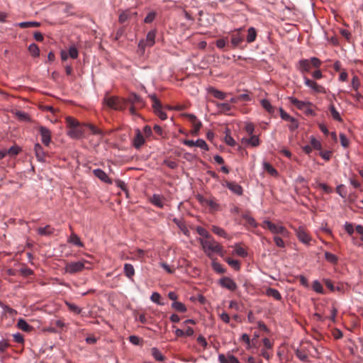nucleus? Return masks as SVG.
<instances>
[{"label": "nucleus", "mask_w": 363, "mask_h": 363, "mask_svg": "<svg viewBox=\"0 0 363 363\" xmlns=\"http://www.w3.org/2000/svg\"><path fill=\"white\" fill-rule=\"evenodd\" d=\"M67 130V135L72 139H79L84 137L85 129L89 128L94 135H101V130L96 126L90 124L80 123L73 117L68 116L65 119Z\"/></svg>", "instance_id": "obj_1"}, {"label": "nucleus", "mask_w": 363, "mask_h": 363, "mask_svg": "<svg viewBox=\"0 0 363 363\" xmlns=\"http://www.w3.org/2000/svg\"><path fill=\"white\" fill-rule=\"evenodd\" d=\"M199 242L204 252L211 257L212 254L216 253L223 256V247L212 237L208 239H199Z\"/></svg>", "instance_id": "obj_2"}, {"label": "nucleus", "mask_w": 363, "mask_h": 363, "mask_svg": "<svg viewBox=\"0 0 363 363\" xmlns=\"http://www.w3.org/2000/svg\"><path fill=\"white\" fill-rule=\"evenodd\" d=\"M322 62L318 57H313L310 59L300 60L297 65V69L301 72L303 76L306 73H311L313 69L320 68Z\"/></svg>", "instance_id": "obj_3"}, {"label": "nucleus", "mask_w": 363, "mask_h": 363, "mask_svg": "<svg viewBox=\"0 0 363 363\" xmlns=\"http://www.w3.org/2000/svg\"><path fill=\"white\" fill-rule=\"evenodd\" d=\"M106 105L115 110L123 111L127 107V101L117 96H110L105 99Z\"/></svg>", "instance_id": "obj_4"}, {"label": "nucleus", "mask_w": 363, "mask_h": 363, "mask_svg": "<svg viewBox=\"0 0 363 363\" xmlns=\"http://www.w3.org/2000/svg\"><path fill=\"white\" fill-rule=\"evenodd\" d=\"M89 263L86 260L79 261V262H67L65 267V271L66 273L69 274H75L77 272H82L84 269H89V267H86L85 264Z\"/></svg>", "instance_id": "obj_5"}, {"label": "nucleus", "mask_w": 363, "mask_h": 363, "mask_svg": "<svg viewBox=\"0 0 363 363\" xmlns=\"http://www.w3.org/2000/svg\"><path fill=\"white\" fill-rule=\"evenodd\" d=\"M155 33L154 30L150 31L145 40H141L138 44V52L143 54L146 47H151L155 44Z\"/></svg>", "instance_id": "obj_6"}, {"label": "nucleus", "mask_w": 363, "mask_h": 363, "mask_svg": "<svg viewBox=\"0 0 363 363\" xmlns=\"http://www.w3.org/2000/svg\"><path fill=\"white\" fill-rule=\"evenodd\" d=\"M245 36V30L242 28L237 29L230 33V42L233 48L238 47L243 41Z\"/></svg>", "instance_id": "obj_7"}, {"label": "nucleus", "mask_w": 363, "mask_h": 363, "mask_svg": "<svg viewBox=\"0 0 363 363\" xmlns=\"http://www.w3.org/2000/svg\"><path fill=\"white\" fill-rule=\"evenodd\" d=\"M304 80V84L306 86L311 89L313 94H325L326 89L324 86L318 84L314 80H312L307 77L306 76L303 77Z\"/></svg>", "instance_id": "obj_8"}, {"label": "nucleus", "mask_w": 363, "mask_h": 363, "mask_svg": "<svg viewBox=\"0 0 363 363\" xmlns=\"http://www.w3.org/2000/svg\"><path fill=\"white\" fill-rule=\"evenodd\" d=\"M138 12L133 9H129L123 11L119 15L120 23H124L125 21H138Z\"/></svg>", "instance_id": "obj_9"}, {"label": "nucleus", "mask_w": 363, "mask_h": 363, "mask_svg": "<svg viewBox=\"0 0 363 363\" xmlns=\"http://www.w3.org/2000/svg\"><path fill=\"white\" fill-rule=\"evenodd\" d=\"M262 227L269 229L272 233L274 234H281L282 235H286L288 233L286 228H284L282 225H277L269 220H264L263 222Z\"/></svg>", "instance_id": "obj_10"}, {"label": "nucleus", "mask_w": 363, "mask_h": 363, "mask_svg": "<svg viewBox=\"0 0 363 363\" xmlns=\"http://www.w3.org/2000/svg\"><path fill=\"white\" fill-rule=\"evenodd\" d=\"M152 101V108L155 114L162 121L167 118V116L164 111H162V106L160 101L157 99L155 95L150 96Z\"/></svg>", "instance_id": "obj_11"}, {"label": "nucleus", "mask_w": 363, "mask_h": 363, "mask_svg": "<svg viewBox=\"0 0 363 363\" xmlns=\"http://www.w3.org/2000/svg\"><path fill=\"white\" fill-rule=\"evenodd\" d=\"M219 285L225 289H227L231 291H234L237 289L236 283L228 277H223L218 281Z\"/></svg>", "instance_id": "obj_12"}, {"label": "nucleus", "mask_w": 363, "mask_h": 363, "mask_svg": "<svg viewBox=\"0 0 363 363\" xmlns=\"http://www.w3.org/2000/svg\"><path fill=\"white\" fill-rule=\"evenodd\" d=\"M296 234L298 240L306 245L309 244L311 240V236L303 226H300L296 229Z\"/></svg>", "instance_id": "obj_13"}, {"label": "nucleus", "mask_w": 363, "mask_h": 363, "mask_svg": "<svg viewBox=\"0 0 363 363\" xmlns=\"http://www.w3.org/2000/svg\"><path fill=\"white\" fill-rule=\"evenodd\" d=\"M289 99L290 103L295 106L297 108L300 110H305L307 113H312L313 111L308 108L311 103L299 101L294 97H290Z\"/></svg>", "instance_id": "obj_14"}, {"label": "nucleus", "mask_w": 363, "mask_h": 363, "mask_svg": "<svg viewBox=\"0 0 363 363\" xmlns=\"http://www.w3.org/2000/svg\"><path fill=\"white\" fill-rule=\"evenodd\" d=\"M40 135L41 136V141L45 145L48 146L51 141V132L48 128L45 126H40L38 128Z\"/></svg>", "instance_id": "obj_15"}, {"label": "nucleus", "mask_w": 363, "mask_h": 363, "mask_svg": "<svg viewBox=\"0 0 363 363\" xmlns=\"http://www.w3.org/2000/svg\"><path fill=\"white\" fill-rule=\"evenodd\" d=\"M125 100L127 101V104H130L131 105L138 106L139 107H143L144 106L143 99L135 94H130Z\"/></svg>", "instance_id": "obj_16"}, {"label": "nucleus", "mask_w": 363, "mask_h": 363, "mask_svg": "<svg viewBox=\"0 0 363 363\" xmlns=\"http://www.w3.org/2000/svg\"><path fill=\"white\" fill-rule=\"evenodd\" d=\"M94 175L99 178L101 181L111 184L112 180L108 177L107 174L101 169H96L93 171Z\"/></svg>", "instance_id": "obj_17"}, {"label": "nucleus", "mask_w": 363, "mask_h": 363, "mask_svg": "<svg viewBox=\"0 0 363 363\" xmlns=\"http://www.w3.org/2000/svg\"><path fill=\"white\" fill-rule=\"evenodd\" d=\"M145 143V138L140 131V130H136L135 135L133 139V145L135 148L139 149L143 144Z\"/></svg>", "instance_id": "obj_18"}, {"label": "nucleus", "mask_w": 363, "mask_h": 363, "mask_svg": "<svg viewBox=\"0 0 363 363\" xmlns=\"http://www.w3.org/2000/svg\"><path fill=\"white\" fill-rule=\"evenodd\" d=\"M150 202L155 206L162 208L164 206V196L160 194H153L150 199Z\"/></svg>", "instance_id": "obj_19"}, {"label": "nucleus", "mask_w": 363, "mask_h": 363, "mask_svg": "<svg viewBox=\"0 0 363 363\" xmlns=\"http://www.w3.org/2000/svg\"><path fill=\"white\" fill-rule=\"evenodd\" d=\"M218 360L220 363H240L237 357L232 354H229L227 357L220 354L218 355Z\"/></svg>", "instance_id": "obj_20"}, {"label": "nucleus", "mask_w": 363, "mask_h": 363, "mask_svg": "<svg viewBox=\"0 0 363 363\" xmlns=\"http://www.w3.org/2000/svg\"><path fill=\"white\" fill-rule=\"evenodd\" d=\"M208 93L213 96L215 98L220 100L224 99L228 94L227 93L218 90L214 87H209L208 89Z\"/></svg>", "instance_id": "obj_21"}, {"label": "nucleus", "mask_w": 363, "mask_h": 363, "mask_svg": "<svg viewBox=\"0 0 363 363\" xmlns=\"http://www.w3.org/2000/svg\"><path fill=\"white\" fill-rule=\"evenodd\" d=\"M37 231H38V234L40 235L49 236V235H51L54 233L55 229L51 225H48L43 228H42V227L38 228L37 229Z\"/></svg>", "instance_id": "obj_22"}, {"label": "nucleus", "mask_w": 363, "mask_h": 363, "mask_svg": "<svg viewBox=\"0 0 363 363\" xmlns=\"http://www.w3.org/2000/svg\"><path fill=\"white\" fill-rule=\"evenodd\" d=\"M225 184L226 186L235 194L238 195H241L242 194V187L237 183L226 182Z\"/></svg>", "instance_id": "obj_23"}, {"label": "nucleus", "mask_w": 363, "mask_h": 363, "mask_svg": "<svg viewBox=\"0 0 363 363\" xmlns=\"http://www.w3.org/2000/svg\"><path fill=\"white\" fill-rule=\"evenodd\" d=\"M211 230L213 233L220 236V237H223L224 238H226L228 240H230L231 239V237L229 236L227 233L221 228L218 227V226H216V225H213L211 227Z\"/></svg>", "instance_id": "obj_24"}, {"label": "nucleus", "mask_w": 363, "mask_h": 363, "mask_svg": "<svg viewBox=\"0 0 363 363\" xmlns=\"http://www.w3.org/2000/svg\"><path fill=\"white\" fill-rule=\"evenodd\" d=\"M123 271L125 275L130 279H132V278L135 275V269L133 266L130 264L125 263L124 264Z\"/></svg>", "instance_id": "obj_25"}, {"label": "nucleus", "mask_w": 363, "mask_h": 363, "mask_svg": "<svg viewBox=\"0 0 363 363\" xmlns=\"http://www.w3.org/2000/svg\"><path fill=\"white\" fill-rule=\"evenodd\" d=\"M34 150L35 152L36 157L39 161H44L45 153L42 146L37 143L35 145Z\"/></svg>", "instance_id": "obj_26"}, {"label": "nucleus", "mask_w": 363, "mask_h": 363, "mask_svg": "<svg viewBox=\"0 0 363 363\" xmlns=\"http://www.w3.org/2000/svg\"><path fill=\"white\" fill-rule=\"evenodd\" d=\"M242 143H247L252 147H257L259 144V140L257 135H252L250 138H243Z\"/></svg>", "instance_id": "obj_27"}, {"label": "nucleus", "mask_w": 363, "mask_h": 363, "mask_svg": "<svg viewBox=\"0 0 363 363\" xmlns=\"http://www.w3.org/2000/svg\"><path fill=\"white\" fill-rule=\"evenodd\" d=\"M17 327L25 332H30L32 330L33 327L28 325L26 320L20 318L17 323Z\"/></svg>", "instance_id": "obj_28"}, {"label": "nucleus", "mask_w": 363, "mask_h": 363, "mask_svg": "<svg viewBox=\"0 0 363 363\" xmlns=\"http://www.w3.org/2000/svg\"><path fill=\"white\" fill-rule=\"evenodd\" d=\"M261 105L269 113L273 114L274 113L275 108L267 99H262L261 101Z\"/></svg>", "instance_id": "obj_29"}, {"label": "nucleus", "mask_w": 363, "mask_h": 363, "mask_svg": "<svg viewBox=\"0 0 363 363\" xmlns=\"http://www.w3.org/2000/svg\"><path fill=\"white\" fill-rule=\"evenodd\" d=\"M266 294L269 296L274 298L276 300L280 301L281 299V294L278 290L272 288H269L266 291Z\"/></svg>", "instance_id": "obj_30"}, {"label": "nucleus", "mask_w": 363, "mask_h": 363, "mask_svg": "<svg viewBox=\"0 0 363 363\" xmlns=\"http://www.w3.org/2000/svg\"><path fill=\"white\" fill-rule=\"evenodd\" d=\"M68 242L74 244V245H77L78 247H83L84 244L82 242H81L79 238L77 235L72 233L68 239Z\"/></svg>", "instance_id": "obj_31"}, {"label": "nucleus", "mask_w": 363, "mask_h": 363, "mask_svg": "<svg viewBox=\"0 0 363 363\" xmlns=\"http://www.w3.org/2000/svg\"><path fill=\"white\" fill-rule=\"evenodd\" d=\"M151 354L157 361H164L165 359V357L156 347L151 349Z\"/></svg>", "instance_id": "obj_32"}, {"label": "nucleus", "mask_w": 363, "mask_h": 363, "mask_svg": "<svg viewBox=\"0 0 363 363\" xmlns=\"http://www.w3.org/2000/svg\"><path fill=\"white\" fill-rule=\"evenodd\" d=\"M329 111L330 112V114L333 117V118L337 121L341 122L342 121L339 112L335 108V106L333 104H331L329 107Z\"/></svg>", "instance_id": "obj_33"}, {"label": "nucleus", "mask_w": 363, "mask_h": 363, "mask_svg": "<svg viewBox=\"0 0 363 363\" xmlns=\"http://www.w3.org/2000/svg\"><path fill=\"white\" fill-rule=\"evenodd\" d=\"M216 106L221 113L228 112L232 108V106L228 103H216Z\"/></svg>", "instance_id": "obj_34"}, {"label": "nucleus", "mask_w": 363, "mask_h": 363, "mask_svg": "<svg viewBox=\"0 0 363 363\" xmlns=\"http://www.w3.org/2000/svg\"><path fill=\"white\" fill-rule=\"evenodd\" d=\"M172 308L180 313H184L186 311V306L182 302L174 301L172 303Z\"/></svg>", "instance_id": "obj_35"}, {"label": "nucleus", "mask_w": 363, "mask_h": 363, "mask_svg": "<svg viewBox=\"0 0 363 363\" xmlns=\"http://www.w3.org/2000/svg\"><path fill=\"white\" fill-rule=\"evenodd\" d=\"M325 258L328 262L333 264H336L338 262V257L329 252H325Z\"/></svg>", "instance_id": "obj_36"}, {"label": "nucleus", "mask_w": 363, "mask_h": 363, "mask_svg": "<svg viewBox=\"0 0 363 363\" xmlns=\"http://www.w3.org/2000/svg\"><path fill=\"white\" fill-rule=\"evenodd\" d=\"M225 262L234 269L238 271L240 269V263L239 261L231 259L230 257H226L225 259Z\"/></svg>", "instance_id": "obj_37"}, {"label": "nucleus", "mask_w": 363, "mask_h": 363, "mask_svg": "<svg viewBox=\"0 0 363 363\" xmlns=\"http://www.w3.org/2000/svg\"><path fill=\"white\" fill-rule=\"evenodd\" d=\"M257 36L256 30L254 28H250L247 30V43H252L255 40Z\"/></svg>", "instance_id": "obj_38"}, {"label": "nucleus", "mask_w": 363, "mask_h": 363, "mask_svg": "<svg viewBox=\"0 0 363 363\" xmlns=\"http://www.w3.org/2000/svg\"><path fill=\"white\" fill-rule=\"evenodd\" d=\"M264 169L266 172H267L272 176H277V171L268 162H264Z\"/></svg>", "instance_id": "obj_39"}, {"label": "nucleus", "mask_w": 363, "mask_h": 363, "mask_svg": "<svg viewBox=\"0 0 363 363\" xmlns=\"http://www.w3.org/2000/svg\"><path fill=\"white\" fill-rule=\"evenodd\" d=\"M201 125V122L199 119L194 122L192 123L193 129L191 131V133L194 136L198 135Z\"/></svg>", "instance_id": "obj_40"}, {"label": "nucleus", "mask_w": 363, "mask_h": 363, "mask_svg": "<svg viewBox=\"0 0 363 363\" xmlns=\"http://www.w3.org/2000/svg\"><path fill=\"white\" fill-rule=\"evenodd\" d=\"M65 304L69 310L75 314H79L82 312V309L74 303L66 301Z\"/></svg>", "instance_id": "obj_41"}, {"label": "nucleus", "mask_w": 363, "mask_h": 363, "mask_svg": "<svg viewBox=\"0 0 363 363\" xmlns=\"http://www.w3.org/2000/svg\"><path fill=\"white\" fill-rule=\"evenodd\" d=\"M196 232L199 235L203 237L201 239H208L212 237L210 233L203 227H198L196 228Z\"/></svg>", "instance_id": "obj_42"}, {"label": "nucleus", "mask_w": 363, "mask_h": 363, "mask_svg": "<svg viewBox=\"0 0 363 363\" xmlns=\"http://www.w3.org/2000/svg\"><path fill=\"white\" fill-rule=\"evenodd\" d=\"M235 252L237 255L241 257H245L247 256V251L242 247H240L239 245L236 244L235 245Z\"/></svg>", "instance_id": "obj_43"}, {"label": "nucleus", "mask_w": 363, "mask_h": 363, "mask_svg": "<svg viewBox=\"0 0 363 363\" xmlns=\"http://www.w3.org/2000/svg\"><path fill=\"white\" fill-rule=\"evenodd\" d=\"M211 266L213 270L218 274H224L225 272V269L218 262L213 261L211 264Z\"/></svg>", "instance_id": "obj_44"}, {"label": "nucleus", "mask_w": 363, "mask_h": 363, "mask_svg": "<svg viewBox=\"0 0 363 363\" xmlns=\"http://www.w3.org/2000/svg\"><path fill=\"white\" fill-rule=\"evenodd\" d=\"M115 184L118 187L121 189V190H123L125 193L126 196L128 197V189L126 186V184L123 181L120 180V179H116L115 181Z\"/></svg>", "instance_id": "obj_45"}, {"label": "nucleus", "mask_w": 363, "mask_h": 363, "mask_svg": "<svg viewBox=\"0 0 363 363\" xmlns=\"http://www.w3.org/2000/svg\"><path fill=\"white\" fill-rule=\"evenodd\" d=\"M21 149L18 146H12L9 150H6V153L8 155L13 157L17 155Z\"/></svg>", "instance_id": "obj_46"}, {"label": "nucleus", "mask_w": 363, "mask_h": 363, "mask_svg": "<svg viewBox=\"0 0 363 363\" xmlns=\"http://www.w3.org/2000/svg\"><path fill=\"white\" fill-rule=\"evenodd\" d=\"M311 145L312 149L320 150L322 149V145L320 141L312 137L311 139Z\"/></svg>", "instance_id": "obj_47"}, {"label": "nucleus", "mask_w": 363, "mask_h": 363, "mask_svg": "<svg viewBox=\"0 0 363 363\" xmlns=\"http://www.w3.org/2000/svg\"><path fill=\"white\" fill-rule=\"evenodd\" d=\"M195 145L196 147H199L203 150H208V146L203 139H198L196 141H195Z\"/></svg>", "instance_id": "obj_48"}, {"label": "nucleus", "mask_w": 363, "mask_h": 363, "mask_svg": "<svg viewBox=\"0 0 363 363\" xmlns=\"http://www.w3.org/2000/svg\"><path fill=\"white\" fill-rule=\"evenodd\" d=\"M28 50H29L30 53L33 56H34V57H37V56H38V55H39V48H38V47L35 44H34V43H33V44H31V45H29V47H28Z\"/></svg>", "instance_id": "obj_49"}, {"label": "nucleus", "mask_w": 363, "mask_h": 363, "mask_svg": "<svg viewBox=\"0 0 363 363\" xmlns=\"http://www.w3.org/2000/svg\"><path fill=\"white\" fill-rule=\"evenodd\" d=\"M78 50L74 45L69 48L68 50V55L72 59H77L78 57Z\"/></svg>", "instance_id": "obj_50"}, {"label": "nucleus", "mask_w": 363, "mask_h": 363, "mask_svg": "<svg viewBox=\"0 0 363 363\" xmlns=\"http://www.w3.org/2000/svg\"><path fill=\"white\" fill-rule=\"evenodd\" d=\"M313 289L319 294H323V288L318 281H314L312 285Z\"/></svg>", "instance_id": "obj_51"}, {"label": "nucleus", "mask_w": 363, "mask_h": 363, "mask_svg": "<svg viewBox=\"0 0 363 363\" xmlns=\"http://www.w3.org/2000/svg\"><path fill=\"white\" fill-rule=\"evenodd\" d=\"M0 306L2 307V308L4 309V311L9 313L10 315H15L17 314V311L11 308H10L9 306H6L4 304H3L2 303H0Z\"/></svg>", "instance_id": "obj_52"}, {"label": "nucleus", "mask_w": 363, "mask_h": 363, "mask_svg": "<svg viewBox=\"0 0 363 363\" xmlns=\"http://www.w3.org/2000/svg\"><path fill=\"white\" fill-rule=\"evenodd\" d=\"M155 17H156V12L150 11L148 13V14L144 18V23H152L153 21H155Z\"/></svg>", "instance_id": "obj_53"}, {"label": "nucleus", "mask_w": 363, "mask_h": 363, "mask_svg": "<svg viewBox=\"0 0 363 363\" xmlns=\"http://www.w3.org/2000/svg\"><path fill=\"white\" fill-rule=\"evenodd\" d=\"M340 143L342 147H347L350 144V141L348 138L345 136V134L341 133L340 135Z\"/></svg>", "instance_id": "obj_54"}, {"label": "nucleus", "mask_w": 363, "mask_h": 363, "mask_svg": "<svg viewBox=\"0 0 363 363\" xmlns=\"http://www.w3.org/2000/svg\"><path fill=\"white\" fill-rule=\"evenodd\" d=\"M320 156L325 160L329 161L332 156V152L330 150L321 151L320 152Z\"/></svg>", "instance_id": "obj_55"}, {"label": "nucleus", "mask_w": 363, "mask_h": 363, "mask_svg": "<svg viewBox=\"0 0 363 363\" xmlns=\"http://www.w3.org/2000/svg\"><path fill=\"white\" fill-rule=\"evenodd\" d=\"M161 296L160 295V294L157 293V292H154L152 293V294L151 295V297H150V299L152 302L154 303H156L159 305H162V303H161L160 302V299Z\"/></svg>", "instance_id": "obj_56"}, {"label": "nucleus", "mask_w": 363, "mask_h": 363, "mask_svg": "<svg viewBox=\"0 0 363 363\" xmlns=\"http://www.w3.org/2000/svg\"><path fill=\"white\" fill-rule=\"evenodd\" d=\"M311 76L315 79H319L323 77L322 72L320 70V68L315 69L313 72H311Z\"/></svg>", "instance_id": "obj_57"}, {"label": "nucleus", "mask_w": 363, "mask_h": 363, "mask_svg": "<svg viewBox=\"0 0 363 363\" xmlns=\"http://www.w3.org/2000/svg\"><path fill=\"white\" fill-rule=\"evenodd\" d=\"M345 229L346 232L350 235H352L354 233V226L352 223L346 222L345 224Z\"/></svg>", "instance_id": "obj_58"}, {"label": "nucleus", "mask_w": 363, "mask_h": 363, "mask_svg": "<svg viewBox=\"0 0 363 363\" xmlns=\"http://www.w3.org/2000/svg\"><path fill=\"white\" fill-rule=\"evenodd\" d=\"M20 272H21V274L24 277H28L33 274V270L28 267L21 268Z\"/></svg>", "instance_id": "obj_59"}, {"label": "nucleus", "mask_w": 363, "mask_h": 363, "mask_svg": "<svg viewBox=\"0 0 363 363\" xmlns=\"http://www.w3.org/2000/svg\"><path fill=\"white\" fill-rule=\"evenodd\" d=\"M280 116L281 118L287 121H290L292 120L293 117L289 116L286 112H285L282 108H280Z\"/></svg>", "instance_id": "obj_60"}, {"label": "nucleus", "mask_w": 363, "mask_h": 363, "mask_svg": "<svg viewBox=\"0 0 363 363\" xmlns=\"http://www.w3.org/2000/svg\"><path fill=\"white\" fill-rule=\"evenodd\" d=\"M13 340L17 343H23L24 341L23 336L18 333L13 335Z\"/></svg>", "instance_id": "obj_61"}, {"label": "nucleus", "mask_w": 363, "mask_h": 363, "mask_svg": "<svg viewBox=\"0 0 363 363\" xmlns=\"http://www.w3.org/2000/svg\"><path fill=\"white\" fill-rule=\"evenodd\" d=\"M245 131L250 135H252L254 133V130H255V127H254V125L252 123H247L245 125Z\"/></svg>", "instance_id": "obj_62"}, {"label": "nucleus", "mask_w": 363, "mask_h": 363, "mask_svg": "<svg viewBox=\"0 0 363 363\" xmlns=\"http://www.w3.org/2000/svg\"><path fill=\"white\" fill-rule=\"evenodd\" d=\"M129 341L135 345H138L140 342V339L138 336L130 335L129 337Z\"/></svg>", "instance_id": "obj_63"}, {"label": "nucleus", "mask_w": 363, "mask_h": 363, "mask_svg": "<svg viewBox=\"0 0 363 363\" xmlns=\"http://www.w3.org/2000/svg\"><path fill=\"white\" fill-rule=\"evenodd\" d=\"M225 141L226 144L230 146H235L236 144L235 140L230 135H226L225 138Z\"/></svg>", "instance_id": "obj_64"}]
</instances>
